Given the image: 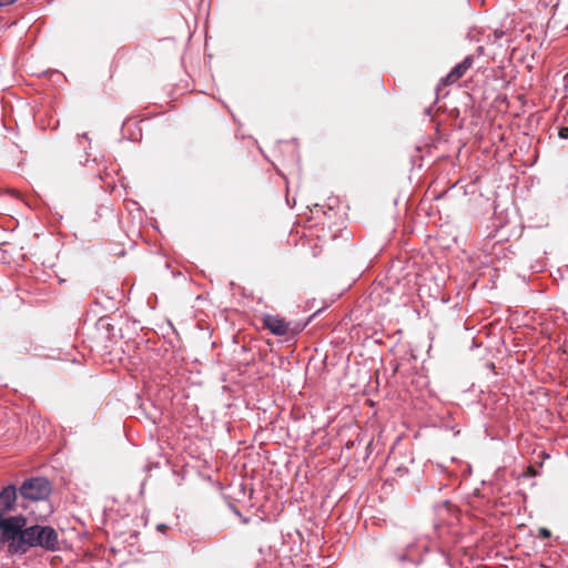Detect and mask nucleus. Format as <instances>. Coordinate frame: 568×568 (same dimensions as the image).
<instances>
[{"label": "nucleus", "instance_id": "obj_6", "mask_svg": "<svg viewBox=\"0 0 568 568\" xmlns=\"http://www.w3.org/2000/svg\"><path fill=\"white\" fill-rule=\"evenodd\" d=\"M18 0H0V8L11 6L16 3Z\"/></svg>", "mask_w": 568, "mask_h": 568}, {"label": "nucleus", "instance_id": "obj_10", "mask_svg": "<svg viewBox=\"0 0 568 568\" xmlns=\"http://www.w3.org/2000/svg\"><path fill=\"white\" fill-rule=\"evenodd\" d=\"M398 560L405 561L407 559L406 555H398Z\"/></svg>", "mask_w": 568, "mask_h": 568}, {"label": "nucleus", "instance_id": "obj_8", "mask_svg": "<svg viewBox=\"0 0 568 568\" xmlns=\"http://www.w3.org/2000/svg\"><path fill=\"white\" fill-rule=\"evenodd\" d=\"M559 136H560L561 139L567 140V139H568V128H561V129L559 130Z\"/></svg>", "mask_w": 568, "mask_h": 568}, {"label": "nucleus", "instance_id": "obj_2", "mask_svg": "<svg viewBox=\"0 0 568 568\" xmlns=\"http://www.w3.org/2000/svg\"><path fill=\"white\" fill-rule=\"evenodd\" d=\"M17 501V488L9 485L0 491V541L8 535L18 531V524L24 516L6 517L8 513L14 509Z\"/></svg>", "mask_w": 568, "mask_h": 568}, {"label": "nucleus", "instance_id": "obj_4", "mask_svg": "<svg viewBox=\"0 0 568 568\" xmlns=\"http://www.w3.org/2000/svg\"><path fill=\"white\" fill-rule=\"evenodd\" d=\"M263 324L276 336H284L288 333L290 323L281 316L267 314L263 317Z\"/></svg>", "mask_w": 568, "mask_h": 568}, {"label": "nucleus", "instance_id": "obj_5", "mask_svg": "<svg viewBox=\"0 0 568 568\" xmlns=\"http://www.w3.org/2000/svg\"><path fill=\"white\" fill-rule=\"evenodd\" d=\"M473 55H467L460 63H458L450 70V72L443 79V83L445 85H448L458 81L473 65Z\"/></svg>", "mask_w": 568, "mask_h": 568}, {"label": "nucleus", "instance_id": "obj_3", "mask_svg": "<svg viewBox=\"0 0 568 568\" xmlns=\"http://www.w3.org/2000/svg\"><path fill=\"white\" fill-rule=\"evenodd\" d=\"M20 495L29 500H44L51 493V484L43 477H34L26 480L20 489Z\"/></svg>", "mask_w": 568, "mask_h": 568}, {"label": "nucleus", "instance_id": "obj_9", "mask_svg": "<svg viewBox=\"0 0 568 568\" xmlns=\"http://www.w3.org/2000/svg\"><path fill=\"white\" fill-rule=\"evenodd\" d=\"M164 529H166V525H164V524L158 525V530L164 531Z\"/></svg>", "mask_w": 568, "mask_h": 568}, {"label": "nucleus", "instance_id": "obj_7", "mask_svg": "<svg viewBox=\"0 0 568 568\" xmlns=\"http://www.w3.org/2000/svg\"><path fill=\"white\" fill-rule=\"evenodd\" d=\"M539 536H541L544 538H549L550 537V530H548L547 528H540L539 529Z\"/></svg>", "mask_w": 568, "mask_h": 568}, {"label": "nucleus", "instance_id": "obj_1", "mask_svg": "<svg viewBox=\"0 0 568 568\" xmlns=\"http://www.w3.org/2000/svg\"><path fill=\"white\" fill-rule=\"evenodd\" d=\"M27 518L18 524V531L8 534L0 544L7 545L10 555H26L32 548H42L45 551L59 549V535L51 526H27Z\"/></svg>", "mask_w": 568, "mask_h": 568}]
</instances>
